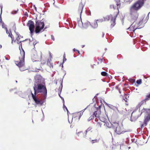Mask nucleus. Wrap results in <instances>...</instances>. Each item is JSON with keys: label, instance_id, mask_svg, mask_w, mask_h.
Listing matches in <instances>:
<instances>
[{"label": "nucleus", "instance_id": "nucleus-27", "mask_svg": "<svg viewBox=\"0 0 150 150\" xmlns=\"http://www.w3.org/2000/svg\"><path fill=\"white\" fill-rule=\"evenodd\" d=\"M103 121L101 122H98L96 123V125L97 128H99L101 127V125L102 124H103L102 123Z\"/></svg>", "mask_w": 150, "mask_h": 150}, {"label": "nucleus", "instance_id": "nucleus-30", "mask_svg": "<svg viewBox=\"0 0 150 150\" xmlns=\"http://www.w3.org/2000/svg\"><path fill=\"white\" fill-rule=\"evenodd\" d=\"M121 85H118L116 87V88L118 89V90L119 91V92L120 93H121V91L120 90V88H121Z\"/></svg>", "mask_w": 150, "mask_h": 150}, {"label": "nucleus", "instance_id": "nucleus-32", "mask_svg": "<svg viewBox=\"0 0 150 150\" xmlns=\"http://www.w3.org/2000/svg\"><path fill=\"white\" fill-rule=\"evenodd\" d=\"M138 84H141L142 83V80L141 79H139L137 80L136 82Z\"/></svg>", "mask_w": 150, "mask_h": 150}, {"label": "nucleus", "instance_id": "nucleus-19", "mask_svg": "<svg viewBox=\"0 0 150 150\" xmlns=\"http://www.w3.org/2000/svg\"><path fill=\"white\" fill-rule=\"evenodd\" d=\"M132 11H131V17L133 20H136L138 17V13L137 11L133 12Z\"/></svg>", "mask_w": 150, "mask_h": 150}, {"label": "nucleus", "instance_id": "nucleus-6", "mask_svg": "<svg viewBox=\"0 0 150 150\" xmlns=\"http://www.w3.org/2000/svg\"><path fill=\"white\" fill-rule=\"evenodd\" d=\"M116 5L111 4L110 5V8L111 11L113 12V15L117 17L119 12L118 8L120 6V2H117Z\"/></svg>", "mask_w": 150, "mask_h": 150}, {"label": "nucleus", "instance_id": "nucleus-2", "mask_svg": "<svg viewBox=\"0 0 150 150\" xmlns=\"http://www.w3.org/2000/svg\"><path fill=\"white\" fill-rule=\"evenodd\" d=\"M25 52L23 49H22V51H21L20 55L19 56V59L17 61H15V64L18 67L21 71H23L26 69L25 67Z\"/></svg>", "mask_w": 150, "mask_h": 150}, {"label": "nucleus", "instance_id": "nucleus-16", "mask_svg": "<svg viewBox=\"0 0 150 150\" xmlns=\"http://www.w3.org/2000/svg\"><path fill=\"white\" fill-rule=\"evenodd\" d=\"M150 98V93L147 95L146 97V98L144 100L142 101L141 102L139 103L138 105L137 106L136 108L137 109H138L139 108L141 105L144 103L146 102L145 100H148Z\"/></svg>", "mask_w": 150, "mask_h": 150}, {"label": "nucleus", "instance_id": "nucleus-40", "mask_svg": "<svg viewBox=\"0 0 150 150\" xmlns=\"http://www.w3.org/2000/svg\"><path fill=\"white\" fill-rule=\"evenodd\" d=\"M2 26L3 28H4V23H2Z\"/></svg>", "mask_w": 150, "mask_h": 150}, {"label": "nucleus", "instance_id": "nucleus-11", "mask_svg": "<svg viewBox=\"0 0 150 150\" xmlns=\"http://www.w3.org/2000/svg\"><path fill=\"white\" fill-rule=\"evenodd\" d=\"M31 95L33 99L36 104L40 105H42L43 102L42 100L39 99L36 96V95L33 94L32 93H31Z\"/></svg>", "mask_w": 150, "mask_h": 150}, {"label": "nucleus", "instance_id": "nucleus-21", "mask_svg": "<svg viewBox=\"0 0 150 150\" xmlns=\"http://www.w3.org/2000/svg\"><path fill=\"white\" fill-rule=\"evenodd\" d=\"M83 25L85 28H87L91 25V23L90 22L88 21H86L85 22L83 23L82 22Z\"/></svg>", "mask_w": 150, "mask_h": 150}, {"label": "nucleus", "instance_id": "nucleus-17", "mask_svg": "<svg viewBox=\"0 0 150 150\" xmlns=\"http://www.w3.org/2000/svg\"><path fill=\"white\" fill-rule=\"evenodd\" d=\"M149 114L148 115L145 117L144 120V124L142 125V126L143 127L145 126L147 124V122L149 121L150 120V113H148Z\"/></svg>", "mask_w": 150, "mask_h": 150}, {"label": "nucleus", "instance_id": "nucleus-10", "mask_svg": "<svg viewBox=\"0 0 150 150\" xmlns=\"http://www.w3.org/2000/svg\"><path fill=\"white\" fill-rule=\"evenodd\" d=\"M27 26L29 28L30 34L32 35L34 32L35 28L34 22L31 20L29 21L27 23Z\"/></svg>", "mask_w": 150, "mask_h": 150}, {"label": "nucleus", "instance_id": "nucleus-26", "mask_svg": "<svg viewBox=\"0 0 150 150\" xmlns=\"http://www.w3.org/2000/svg\"><path fill=\"white\" fill-rule=\"evenodd\" d=\"M104 35V33L102 32H100L98 33L97 35V37L99 39H101L103 37Z\"/></svg>", "mask_w": 150, "mask_h": 150}, {"label": "nucleus", "instance_id": "nucleus-25", "mask_svg": "<svg viewBox=\"0 0 150 150\" xmlns=\"http://www.w3.org/2000/svg\"><path fill=\"white\" fill-rule=\"evenodd\" d=\"M116 132L118 134H121L122 133V130L119 126H118L115 130Z\"/></svg>", "mask_w": 150, "mask_h": 150}, {"label": "nucleus", "instance_id": "nucleus-43", "mask_svg": "<svg viewBox=\"0 0 150 150\" xmlns=\"http://www.w3.org/2000/svg\"><path fill=\"white\" fill-rule=\"evenodd\" d=\"M34 6V7L35 9V10H36V7L35 6V5H34V6Z\"/></svg>", "mask_w": 150, "mask_h": 150}, {"label": "nucleus", "instance_id": "nucleus-24", "mask_svg": "<svg viewBox=\"0 0 150 150\" xmlns=\"http://www.w3.org/2000/svg\"><path fill=\"white\" fill-rule=\"evenodd\" d=\"M51 58H52V56L51 55H50L49 59H47V64L48 66L50 67L51 68H53V65H52V64L51 63L50 61L51 60Z\"/></svg>", "mask_w": 150, "mask_h": 150}, {"label": "nucleus", "instance_id": "nucleus-7", "mask_svg": "<svg viewBox=\"0 0 150 150\" xmlns=\"http://www.w3.org/2000/svg\"><path fill=\"white\" fill-rule=\"evenodd\" d=\"M144 0H139L131 7V10H137L140 8L144 4Z\"/></svg>", "mask_w": 150, "mask_h": 150}, {"label": "nucleus", "instance_id": "nucleus-39", "mask_svg": "<svg viewBox=\"0 0 150 150\" xmlns=\"http://www.w3.org/2000/svg\"><path fill=\"white\" fill-rule=\"evenodd\" d=\"M144 47H142V51H144Z\"/></svg>", "mask_w": 150, "mask_h": 150}, {"label": "nucleus", "instance_id": "nucleus-45", "mask_svg": "<svg viewBox=\"0 0 150 150\" xmlns=\"http://www.w3.org/2000/svg\"><path fill=\"white\" fill-rule=\"evenodd\" d=\"M100 106H99L98 108H100Z\"/></svg>", "mask_w": 150, "mask_h": 150}, {"label": "nucleus", "instance_id": "nucleus-44", "mask_svg": "<svg viewBox=\"0 0 150 150\" xmlns=\"http://www.w3.org/2000/svg\"><path fill=\"white\" fill-rule=\"evenodd\" d=\"M126 105H128V104L127 103H126Z\"/></svg>", "mask_w": 150, "mask_h": 150}, {"label": "nucleus", "instance_id": "nucleus-36", "mask_svg": "<svg viewBox=\"0 0 150 150\" xmlns=\"http://www.w3.org/2000/svg\"><path fill=\"white\" fill-rule=\"evenodd\" d=\"M64 61H66L67 60V59L65 58V54H64Z\"/></svg>", "mask_w": 150, "mask_h": 150}, {"label": "nucleus", "instance_id": "nucleus-9", "mask_svg": "<svg viewBox=\"0 0 150 150\" xmlns=\"http://www.w3.org/2000/svg\"><path fill=\"white\" fill-rule=\"evenodd\" d=\"M5 29L6 30V32L7 34H8V36L10 38V40L11 41V43H13V42H16L18 44L21 42V41H19V37L18 35H17V38L15 40H14L13 38L12 37V35L11 33V31L9 30V31L7 30L6 28H5Z\"/></svg>", "mask_w": 150, "mask_h": 150}, {"label": "nucleus", "instance_id": "nucleus-4", "mask_svg": "<svg viewBox=\"0 0 150 150\" xmlns=\"http://www.w3.org/2000/svg\"><path fill=\"white\" fill-rule=\"evenodd\" d=\"M35 25V32L36 33H40L44 28V23L42 21L36 20Z\"/></svg>", "mask_w": 150, "mask_h": 150}, {"label": "nucleus", "instance_id": "nucleus-3", "mask_svg": "<svg viewBox=\"0 0 150 150\" xmlns=\"http://www.w3.org/2000/svg\"><path fill=\"white\" fill-rule=\"evenodd\" d=\"M144 112L150 113V109L148 108H143L142 110L139 109L138 111H134L132 113L131 117L136 120Z\"/></svg>", "mask_w": 150, "mask_h": 150}, {"label": "nucleus", "instance_id": "nucleus-14", "mask_svg": "<svg viewBox=\"0 0 150 150\" xmlns=\"http://www.w3.org/2000/svg\"><path fill=\"white\" fill-rule=\"evenodd\" d=\"M100 115H101V112L100 111H96L94 112L93 114V116H91L89 118V119H88V121H90L91 119H93L94 118V116L96 117L95 120L96 121H97V118H98L100 120Z\"/></svg>", "mask_w": 150, "mask_h": 150}, {"label": "nucleus", "instance_id": "nucleus-33", "mask_svg": "<svg viewBox=\"0 0 150 150\" xmlns=\"http://www.w3.org/2000/svg\"><path fill=\"white\" fill-rule=\"evenodd\" d=\"M62 83H61L60 85V86L59 87V90H60L61 91L62 90Z\"/></svg>", "mask_w": 150, "mask_h": 150}, {"label": "nucleus", "instance_id": "nucleus-46", "mask_svg": "<svg viewBox=\"0 0 150 150\" xmlns=\"http://www.w3.org/2000/svg\"><path fill=\"white\" fill-rule=\"evenodd\" d=\"M130 147H129V149H130Z\"/></svg>", "mask_w": 150, "mask_h": 150}, {"label": "nucleus", "instance_id": "nucleus-15", "mask_svg": "<svg viewBox=\"0 0 150 150\" xmlns=\"http://www.w3.org/2000/svg\"><path fill=\"white\" fill-rule=\"evenodd\" d=\"M84 4H83L82 2H80L79 6L77 8V12L79 13L81 16V13L82 12L83 10L84 6Z\"/></svg>", "mask_w": 150, "mask_h": 150}, {"label": "nucleus", "instance_id": "nucleus-18", "mask_svg": "<svg viewBox=\"0 0 150 150\" xmlns=\"http://www.w3.org/2000/svg\"><path fill=\"white\" fill-rule=\"evenodd\" d=\"M42 79L41 76L38 75H36L35 78V81L34 83H37L41 82Z\"/></svg>", "mask_w": 150, "mask_h": 150}, {"label": "nucleus", "instance_id": "nucleus-22", "mask_svg": "<svg viewBox=\"0 0 150 150\" xmlns=\"http://www.w3.org/2000/svg\"><path fill=\"white\" fill-rule=\"evenodd\" d=\"M102 123L103 124L104 126L106 128H111L112 125V124L110 122H102Z\"/></svg>", "mask_w": 150, "mask_h": 150}, {"label": "nucleus", "instance_id": "nucleus-42", "mask_svg": "<svg viewBox=\"0 0 150 150\" xmlns=\"http://www.w3.org/2000/svg\"><path fill=\"white\" fill-rule=\"evenodd\" d=\"M85 45H82V48H83V47H85Z\"/></svg>", "mask_w": 150, "mask_h": 150}, {"label": "nucleus", "instance_id": "nucleus-1", "mask_svg": "<svg viewBox=\"0 0 150 150\" xmlns=\"http://www.w3.org/2000/svg\"><path fill=\"white\" fill-rule=\"evenodd\" d=\"M33 88L34 91V94L35 95L38 93H42L45 97L46 96L47 91L45 85L41 83H34Z\"/></svg>", "mask_w": 150, "mask_h": 150}, {"label": "nucleus", "instance_id": "nucleus-5", "mask_svg": "<svg viewBox=\"0 0 150 150\" xmlns=\"http://www.w3.org/2000/svg\"><path fill=\"white\" fill-rule=\"evenodd\" d=\"M146 22V21H143L142 19L140 20L138 23H137L136 22H134L128 29L129 30L131 31H132L133 32H134L135 30L136 29H140L142 27H140L139 26L143 23H145Z\"/></svg>", "mask_w": 150, "mask_h": 150}, {"label": "nucleus", "instance_id": "nucleus-38", "mask_svg": "<svg viewBox=\"0 0 150 150\" xmlns=\"http://www.w3.org/2000/svg\"><path fill=\"white\" fill-rule=\"evenodd\" d=\"M76 51L79 54H81L80 53V52H79V50H76Z\"/></svg>", "mask_w": 150, "mask_h": 150}, {"label": "nucleus", "instance_id": "nucleus-12", "mask_svg": "<svg viewBox=\"0 0 150 150\" xmlns=\"http://www.w3.org/2000/svg\"><path fill=\"white\" fill-rule=\"evenodd\" d=\"M42 58V54L41 53L38 54L35 53L32 55L31 59L33 62L39 61Z\"/></svg>", "mask_w": 150, "mask_h": 150}, {"label": "nucleus", "instance_id": "nucleus-29", "mask_svg": "<svg viewBox=\"0 0 150 150\" xmlns=\"http://www.w3.org/2000/svg\"><path fill=\"white\" fill-rule=\"evenodd\" d=\"M101 75L103 76H108V74L105 71H103L101 73Z\"/></svg>", "mask_w": 150, "mask_h": 150}, {"label": "nucleus", "instance_id": "nucleus-41", "mask_svg": "<svg viewBox=\"0 0 150 150\" xmlns=\"http://www.w3.org/2000/svg\"><path fill=\"white\" fill-rule=\"evenodd\" d=\"M73 51L74 52L75 51H76V50L75 48H74L73 49Z\"/></svg>", "mask_w": 150, "mask_h": 150}, {"label": "nucleus", "instance_id": "nucleus-8", "mask_svg": "<svg viewBox=\"0 0 150 150\" xmlns=\"http://www.w3.org/2000/svg\"><path fill=\"white\" fill-rule=\"evenodd\" d=\"M116 17L114 15L110 14L106 16L104 18L105 21H108L110 20L111 26L112 27H113L115 24V22Z\"/></svg>", "mask_w": 150, "mask_h": 150}, {"label": "nucleus", "instance_id": "nucleus-13", "mask_svg": "<svg viewBox=\"0 0 150 150\" xmlns=\"http://www.w3.org/2000/svg\"><path fill=\"white\" fill-rule=\"evenodd\" d=\"M92 131V127H90L86 130L85 134H83V132L82 131L78 132L77 134L79 136H80L83 137H85L86 136L87 133L91 132Z\"/></svg>", "mask_w": 150, "mask_h": 150}, {"label": "nucleus", "instance_id": "nucleus-35", "mask_svg": "<svg viewBox=\"0 0 150 150\" xmlns=\"http://www.w3.org/2000/svg\"><path fill=\"white\" fill-rule=\"evenodd\" d=\"M51 39L52 40H54V36L53 35H51Z\"/></svg>", "mask_w": 150, "mask_h": 150}, {"label": "nucleus", "instance_id": "nucleus-23", "mask_svg": "<svg viewBox=\"0 0 150 150\" xmlns=\"http://www.w3.org/2000/svg\"><path fill=\"white\" fill-rule=\"evenodd\" d=\"M91 25L94 28H95L97 27L98 25L97 21H93L91 23Z\"/></svg>", "mask_w": 150, "mask_h": 150}, {"label": "nucleus", "instance_id": "nucleus-20", "mask_svg": "<svg viewBox=\"0 0 150 150\" xmlns=\"http://www.w3.org/2000/svg\"><path fill=\"white\" fill-rule=\"evenodd\" d=\"M48 58L45 56H44L43 57H42V58L41 59V60H39V61L41 62V64L42 65H44L46 62Z\"/></svg>", "mask_w": 150, "mask_h": 150}, {"label": "nucleus", "instance_id": "nucleus-31", "mask_svg": "<svg viewBox=\"0 0 150 150\" xmlns=\"http://www.w3.org/2000/svg\"><path fill=\"white\" fill-rule=\"evenodd\" d=\"M103 57L102 58H98V60H99V61L98 62V64L101 63L103 61Z\"/></svg>", "mask_w": 150, "mask_h": 150}, {"label": "nucleus", "instance_id": "nucleus-34", "mask_svg": "<svg viewBox=\"0 0 150 150\" xmlns=\"http://www.w3.org/2000/svg\"><path fill=\"white\" fill-rule=\"evenodd\" d=\"M64 108H65L66 110L67 113H68L69 112V111L68 110L67 107L65 106H64Z\"/></svg>", "mask_w": 150, "mask_h": 150}, {"label": "nucleus", "instance_id": "nucleus-28", "mask_svg": "<svg viewBox=\"0 0 150 150\" xmlns=\"http://www.w3.org/2000/svg\"><path fill=\"white\" fill-rule=\"evenodd\" d=\"M125 98L124 99V101H125V102L127 103V100H128V98H129V96L127 95H125L124 96Z\"/></svg>", "mask_w": 150, "mask_h": 150}, {"label": "nucleus", "instance_id": "nucleus-37", "mask_svg": "<svg viewBox=\"0 0 150 150\" xmlns=\"http://www.w3.org/2000/svg\"><path fill=\"white\" fill-rule=\"evenodd\" d=\"M2 6H1V13H2Z\"/></svg>", "mask_w": 150, "mask_h": 150}]
</instances>
